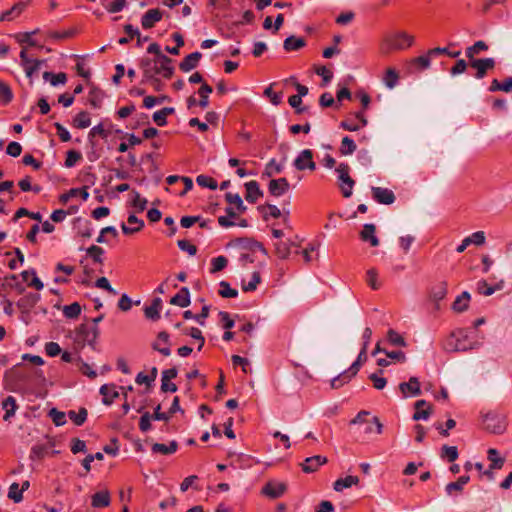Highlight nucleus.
I'll list each match as a JSON object with an SVG mask.
<instances>
[{
  "mask_svg": "<svg viewBox=\"0 0 512 512\" xmlns=\"http://www.w3.org/2000/svg\"><path fill=\"white\" fill-rule=\"evenodd\" d=\"M21 364H17L13 370V377L17 389H27L31 387H41L46 383V377L42 369L39 368H23L17 369Z\"/></svg>",
  "mask_w": 512,
  "mask_h": 512,
  "instance_id": "f257e3e1",
  "label": "nucleus"
},
{
  "mask_svg": "<svg viewBox=\"0 0 512 512\" xmlns=\"http://www.w3.org/2000/svg\"><path fill=\"white\" fill-rule=\"evenodd\" d=\"M140 68L143 72V78H146V73H148L154 77L161 75L165 79H170L175 70L172 66V59L166 55H161L160 59L143 58L140 61Z\"/></svg>",
  "mask_w": 512,
  "mask_h": 512,
  "instance_id": "f03ea898",
  "label": "nucleus"
},
{
  "mask_svg": "<svg viewBox=\"0 0 512 512\" xmlns=\"http://www.w3.org/2000/svg\"><path fill=\"white\" fill-rule=\"evenodd\" d=\"M349 171L350 167L347 163H340L336 168L338 180L340 181L339 187L345 198L351 197L355 185V181L350 177Z\"/></svg>",
  "mask_w": 512,
  "mask_h": 512,
  "instance_id": "7ed1b4c3",
  "label": "nucleus"
},
{
  "mask_svg": "<svg viewBox=\"0 0 512 512\" xmlns=\"http://www.w3.org/2000/svg\"><path fill=\"white\" fill-rule=\"evenodd\" d=\"M487 431L493 434H502L506 430V417L504 415L489 412L483 419Z\"/></svg>",
  "mask_w": 512,
  "mask_h": 512,
  "instance_id": "20e7f679",
  "label": "nucleus"
},
{
  "mask_svg": "<svg viewBox=\"0 0 512 512\" xmlns=\"http://www.w3.org/2000/svg\"><path fill=\"white\" fill-rule=\"evenodd\" d=\"M99 336L98 327H89L87 324H81L76 329V340L82 342L84 345L87 343L93 349L95 348L96 340Z\"/></svg>",
  "mask_w": 512,
  "mask_h": 512,
  "instance_id": "39448f33",
  "label": "nucleus"
},
{
  "mask_svg": "<svg viewBox=\"0 0 512 512\" xmlns=\"http://www.w3.org/2000/svg\"><path fill=\"white\" fill-rule=\"evenodd\" d=\"M479 347V342H473L469 344L461 343L459 340H456V338L452 336V333L443 344V348L447 352H466L478 349Z\"/></svg>",
  "mask_w": 512,
  "mask_h": 512,
  "instance_id": "423d86ee",
  "label": "nucleus"
},
{
  "mask_svg": "<svg viewBox=\"0 0 512 512\" xmlns=\"http://www.w3.org/2000/svg\"><path fill=\"white\" fill-rule=\"evenodd\" d=\"M388 49L402 50L412 45L413 37L405 32H397L386 40Z\"/></svg>",
  "mask_w": 512,
  "mask_h": 512,
  "instance_id": "0eeeda50",
  "label": "nucleus"
},
{
  "mask_svg": "<svg viewBox=\"0 0 512 512\" xmlns=\"http://www.w3.org/2000/svg\"><path fill=\"white\" fill-rule=\"evenodd\" d=\"M293 166L299 171H303L305 169L314 171L316 169V164L313 161V152L310 149L302 150L293 161Z\"/></svg>",
  "mask_w": 512,
  "mask_h": 512,
  "instance_id": "6e6552de",
  "label": "nucleus"
},
{
  "mask_svg": "<svg viewBox=\"0 0 512 512\" xmlns=\"http://www.w3.org/2000/svg\"><path fill=\"white\" fill-rule=\"evenodd\" d=\"M432 58L433 57L429 55V50L424 55L412 58L407 64L408 72L414 74L429 69Z\"/></svg>",
  "mask_w": 512,
  "mask_h": 512,
  "instance_id": "1a4fd4ad",
  "label": "nucleus"
},
{
  "mask_svg": "<svg viewBox=\"0 0 512 512\" xmlns=\"http://www.w3.org/2000/svg\"><path fill=\"white\" fill-rule=\"evenodd\" d=\"M399 390L401 391L403 398H407L409 396L416 397L422 393L420 381L415 376L410 377L408 382H401L399 384Z\"/></svg>",
  "mask_w": 512,
  "mask_h": 512,
  "instance_id": "9d476101",
  "label": "nucleus"
},
{
  "mask_svg": "<svg viewBox=\"0 0 512 512\" xmlns=\"http://www.w3.org/2000/svg\"><path fill=\"white\" fill-rule=\"evenodd\" d=\"M371 192L373 199L379 204L390 205L395 202V194L388 188L372 186Z\"/></svg>",
  "mask_w": 512,
  "mask_h": 512,
  "instance_id": "9b49d317",
  "label": "nucleus"
},
{
  "mask_svg": "<svg viewBox=\"0 0 512 512\" xmlns=\"http://www.w3.org/2000/svg\"><path fill=\"white\" fill-rule=\"evenodd\" d=\"M170 336L166 331H161L157 335V340L151 344L153 350L161 353L164 356L171 354Z\"/></svg>",
  "mask_w": 512,
  "mask_h": 512,
  "instance_id": "f8f14e48",
  "label": "nucleus"
},
{
  "mask_svg": "<svg viewBox=\"0 0 512 512\" xmlns=\"http://www.w3.org/2000/svg\"><path fill=\"white\" fill-rule=\"evenodd\" d=\"M289 188V182L285 177L272 179L268 184L269 193L275 197L284 195L289 190Z\"/></svg>",
  "mask_w": 512,
  "mask_h": 512,
  "instance_id": "ddd939ff",
  "label": "nucleus"
},
{
  "mask_svg": "<svg viewBox=\"0 0 512 512\" xmlns=\"http://www.w3.org/2000/svg\"><path fill=\"white\" fill-rule=\"evenodd\" d=\"M327 458L322 455H314L307 457L303 463H301L302 471L305 473H313L317 469L327 463Z\"/></svg>",
  "mask_w": 512,
  "mask_h": 512,
  "instance_id": "4468645a",
  "label": "nucleus"
},
{
  "mask_svg": "<svg viewBox=\"0 0 512 512\" xmlns=\"http://www.w3.org/2000/svg\"><path fill=\"white\" fill-rule=\"evenodd\" d=\"M246 188L245 199L249 203H256L259 198L263 196V191L260 189L259 183L251 180L244 184Z\"/></svg>",
  "mask_w": 512,
  "mask_h": 512,
  "instance_id": "2eb2a0df",
  "label": "nucleus"
},
{
  "mask_svg": "<svg viewBox=\"0 0 512 512\" xmlns=\"http://www.w3.org/2000/svg\"><path fill=\"white\" fill-rule=\"evenodd\" d=\"M163 13L155 8L148 10L141 18V25L144 29H150L162 19Z\"/></svg>",
  "mask_w": 512,
  "mask_h": 512,
  "instance_id": "dca6fc26",
  "label": "nucleus"
},
{
  "mask_svg": "<svg viewBox=\"0 0 512 512\" xmlns=\"http://www.w3.org/2000/svg\"><path fill=\"white\" fill-rule=\"evenodd\" d=\"M163 303L160 297H155L152 300L151 305L144 307L145 317L151 321H158L160 319V311Z\"/></svg>",
  "mask_w": 512,
  "mask_h": 512,
  "instance_id": "f3484780",
  "label": "nucleus"
},
{
  "mask_svg": "<svg viewBox=\"0 0 512 512\" xmlns=\"http://www.w3.org/2000/svg\"><path fill=\"white\" fill-rule=\"evenodd\" d=\"M40 298V294L30 292L21 297L16 304L22 312H29L38 303Z\"/></svg>",
  "mask_w": 512,
  "mask_h": 512,
  "instance_id": "a211bd4d",
  "label": "nucleus"
},
{
  "mask_svg": "<svg viewBox=\"0 0 512 512\" xmlns=\"http://www.w3.org/2000/svg\"><path fill=\"white\" fill-rule=\"evenodd\" d=\"M286 490L284 483L268 482L263 488L262 493L269 498L276 499L283 495Z\"/></svg>",
  "mask_w": 512,
  "mask_h": 512,
  "instance_id": "6ab92c4d",
  "label": "nucleus"
},
{
  "mask_svg": "<svg viewBox=\"0 0 512 512\" xmlns=\"http://www.w3.org/2000/svg\"><path fill=\"white\" fill-rule=\"evenodd\" d=\"M110 502L111 497L108 490L98 491L91 497V506L95 509L107 507Z\"/></svg>",
  "mask_w": 512,
  "mask_h": 512,
  "instance_id": "aec40b11",
  "label": "nucleus"
},
{
  "mask_svg": "<svg viewBox=\"0 0 512 512\" xmlns=\"http://www.w3.org/2000/svg\"><path fill=\"white\" fill-rule=\"evenodd\" d=\"M375 231L376 226L372 223H367L360 232V238L365 242H369L371 246L376 247L379 245V239L375 235Z\"/></svg>",
  "mask_w": 512,
  "mask_h": 512,
  "instance_id": "412c9836",
  "label": "nucleus"
},
{
  "mask_svg": "<svg viewBox=\"0 0 512 512\" xmlns=\"http://www.w3.org/2000/svg\"><path fill=\"white\" fill-rule=\"evenodd\" d=\"M202 54L198 51L187 55L179 64V68L183 72H189L198 66Z\"/></svg>",
  "mask_w": 512,
  "mask_h": 512,
  "instance_id": "4be33fe9",
  "label": "nucleus"
},
{
  "mask_svg": "<svg viewBox=\"0 0 512 512\" xmlns=\"http://www.w3.org/2000/svg\"><path fill=\"white\" fill-rule=\"evenodd\" d=\"M170 303L181 308L188 307L191 303L188 287H182L179 292L170 299Z\"/></svg>",
  "mask_w": 512,
  "mask_h": 512,
  "instance_id": "5701e85b",
  "label": "nucleus"
},
{
  "mask_svg": "<svg viewBox=\"0 0 512 512\" xmlns=\"http://www.w3.org/2000/svg\"><path fill=\"white\" fill-rule=\"evenodd\" d=\"M100 394L103 396L102 403L104 405H111L113 400L119 396L118 391L116 390V386L111 384H104L100 387Z\"/></svg>",
  "mask_w": 512,
  "mask_h": 512,
  "instance_id": "b1692460",
  "label": "nucleus"
},
{
  "mask_svg": "<svg viewBox=\"0 0 512 512\" xmlns=\"http://www.w3.org/2000/svg\"><path fill=\"white\" fill-rule=\"evenodd\" d=\"M471 295L468 291H463L459 296L456 297L452 304V309L455 312L461 313L468 309Z\"/></svg>",
  "mask_w": 512,
  "mask_h": 512,
  "instance_id": "393cba45",
  "label": "nucleus"
},
{
  "mask_svg": "<svg viewBox=\"0 0 512 512\" xmlns=\"http://www.w3.org/2000/svg\"><path fill=\"white\" fill-rule=\"evenodd\" d=\"M27 6V2H18L14 4L9 10L0 13V22L11 21L15 15L21 14Z\"/></svg>",
  "mask_w": 512,
  "mask_h": 512,
  "instance_id": "a878e982",
  "label": "nucleus"
},
{
  "mask_svg": "<svg viewBox=\"0 0 512 512\" xmlns=\"http://www.w3.org/2000/svg\"><path fill=\"white\" fill-rule=\"evenodd\" d=\"M306 45V41L302 37L291 35L284 40L283 48L285 51H297Z\"/></svg>",
  "mask_w": 512,
  "mask_h": 512,
  "instance_id": "bb28decb",
  "label": "nucleus"
},
{
  "mask_svg": "<svg viewBox=\"0 0 512 512\" xmlns=\"http://www.w3.org/2000/svg\"><path fill=\"white\" fill-rule=\"evenodd\" d=\"M2 408L5 410V414L3 416L4 421H9L15 415L18 408L16 399L13 396H8L3 400Z\"/></svg>",
  "mask_w": 512,
  "mask_h": 512,
  "instance_id": "cd10ccee",
  "label": "nucleus"
},
{
  "mask_svg": "<svg viewBox=\"0 0 512 512\" xmlns=\"http://www.w3.org/2000/svg\"><path fill=\"white\" fill-rule=\"evenodd\" d=\"M178 443L175 440H172L168 445L162 443H154L151 447V451L153 453H160L164 455H170L177 451Z\"/></svg>",
  "mask_w": 512,
  "mask_h": 512,
  "instance_id": "c85d7f7f",
  "label": "nucleus"
},
{
  "mask_svg": "<svg viewBox=\"0 0 512 512\" xmlns=\"http://www.w3.org/2000/svg\"><path fill=\"white\" fill-rule=\"evenodd\" d=\"M239 244L244 248L250 251H260L264 255H267L268 252L266 248L263 246L261 242H258L252 238H240L238 239Z\"/></svg>",
  "mask_w": 512,
  "mask_h": 512,
  "instance_id": "c756f323",
  "label": "nucleus"
},
{
  "mask_svg": "<svg viewBox=\"0 0 512 512\" xmlns=\"http://www.w3.org/2000/svg\"><path fill=\"white\" fill-rule=\"evenodd\" d=\"M470 477L468 475L460 476L457 481L450 482L446 485L445 491L447 495H452L453 492H462L464 486L469 482Z\"/></svg>",
  "mask_w": 512,
  "mask_h": 512,
  "instance_id": "7c9ffc66",
  "label": "nucleus"
},
{
  "mask_svg": "<svg viewBox=\"0 0 512 512\" xmlns=\"http://www.w3.org/2000/svg\"><path fill=\"white\" fill-rule=\"evenodd\" d=\"M358 482H359V478L357 476L349 475V476H346L345 478L337 479L333 484V488L335 491L341 492L345 488H349L353 485L358 484Z\"/></svg>",
  "mask_w": 512,
  "mask_h": 512,
  "instance_id": "2f4dec72",
  "label": "nucleus"
},
{
  "mask_svg": "<svg viewBox=\"0 0 512 512\" xmlns=\"http://www.w3.org/2000/svg\"><path fill=\"white\" fill-rule=\"evenodd\" d=\"M72 124L75 128L85 129L91 125L90 115L87 111L79 112L72 121Z\"/></svg>",
  "mask_w": 512,
  "mask_h": 512,
  "instance_id": "473e14b6",
  "label": "nucleus"
},
{
  "mask_svg": "<svg viewBox=\"0 0 512 512\" xmlns=\"http://www.w3.org/2000/svg\"><path fill=\"white\" fill-rule=\"evenodd\" d=\"M488 49V45L482 41L479 40L475 42L472 46H469L465 50V56L471 61L475 58V55L479 54L481 51H486Z\"/></svg>",
  "mask_w": 512,
  "mask_h": 512,
  "instance_id": "72a5a7b5",
  "label": "nucleus"
},
{
  "mask_svg": "<svg viewBox=\"0 0 512 512\" xmlns=\"http://www.w3.org/2000/svg\"><path fill=\"white\" fill-rule=\"evenodd\" d=\"M76 222L78 223V234L81 237L90 238L93 235L92 223L89 220H82L81 218H77Z\"/></svg>",
  "mask_w": 512,
  "mask_h": 512,
  "instance_id": "f704fd0d",
  "label": "nucleus"
},
{
  "mask_svg": "<svg viewBox=\"0 0 512 512\" xmlns=\"http://www.w3.org/2000/svg\"><path fill=\"white\" fill-rule=\"evenodd\" d=\"M356 144L352 138L349 136H345L342 138L341 146H340V153L343 156L352 155L356 151Z\"/></svg>",
  "mask_w": 512,
  "mask_h": 512,
  "instance_id": "c9c22d12",
  "label": "nucleus"
},
{
  "mask_svg": "<svg viewBox=\"0 0 512 512\" xmlns=\"http://www.w3.org/2000/svg\"><path fill=\"white\" fill-rule=\"evenodd\" d=\"M284 170L283 161L281 163H277L274 158H272L265 166V170L263 172V176L271 177L274 174H279Z\"/></svg>",
  "mask_w": 512,
  "mask_h": 512,
  "instance_id": "e433bc0d",
  "label": "nucleus"
},
{
  "mask_svg": "<svg viewBox=\"0 0 512 512\" xmlns=\"http://www.w3.org/2000/svg\"><path fill=\"white\" fill-rule=\"evenodd\" d=\"M138 413H142V416L139 420V429L142 432H148L152 428L151 420H153L152 415L148 411L143 412V407L137 409Z\"/></svg>",
  "mask_w": 512,
  "mask_h": 512,
  "instance_id": "4c0bfd02",
  "label": "nucleus"
},
{
  "mask_svg": "<svg viewBox=\"0 0 512 512\" xmlns=\"http://www.w3.org/2000/svg\"><path fill=\"white\" fill-rule=\"evenodd\" d=\"M103 98L104 93L100 89L92 88L89 92L88 101L93 108L99 109L102 106Z\"/></svg>",
  "mask_w": 512,
  "mask_h": 512,
  "instance_id": "58836bf2",
  "label": "nucleus"
},
{
  "mask_svg": "<svg viewBox=\"0 0 512 512\" xmlns=\"http://www.w3.org/2000/svg\"><path fill=\"white\" fill-rule=\"evenodd\" d=\"M488 459L491 462L490 469H501L505 462V459L500 457L499 452L494 448L488 450Z\"/></svg>",
  "mask_w": 512,
  "mask_h": 512,
  "instance_id": "ea45409f",
  "label": "nucleus"
},
{
  "mask_svg": "<svg viewBox=\"0 0 512 512\" xmlns=\"http://www.w3.org/2000/svg\"><path fill=\"white\" fill-rule=\"evenodd\" d=\"M213 89L207 83H203L202 86L198 90V94L200 95V100L198 101V105L201 108H206L209 105V94L212 93Z\"/></svg>",
  "mask_w": 512,
  "mask_h": 512,
  "instance_id": "a19ab883",
  "label": "nucleus"
},
{
  "mask_svg": "<svg viewBox=\"0 0 512 512\" xmlns=\"http://www.w3.org/2000/svg\"><path fill=\"white\" fill-rule=\"evenodd\" d=\"M225 200L229 204H234L236 206V209L240 213H244L247 210V207L244 205L242 198L237 193L236 194H233L231 192L226 193L225 194Z\"/></svg>",
  "mask_w": 512,
  "mask_h": 512,
  "instance_id": "79ce46f5",
  "label": "nucleus"
},
{
  "mask_svg": "<svg viewBox=\"0 0 512 512\" xmlns=\"http://www.w3.org/2000/svg\"><path fill=\"white\" fill-rule=\"evenodd\" d=\"M87 409L86 408H80L78 412H75L73 410H70L68 412V417L74 422L75 425L81 426L84 424V422L87 419Z\"/></svg>",
  "mask_w": 512,
  "mask_h": 512,
  "instance_id": "37998d69",
  "label": "nucleus"
},
{
  "mask_svg": "<svg viewBox=\"0 0 512 512\" xmlns=\"http://www.w3.org/2000/svg\"><path fill=\"white\" fill-rule=\"evenodd\" d=\"M459 456L458 449L456 446L443 445L441 448L440 457L447 459L449 462H454Z\"/></svg>",
  "mask_w": 512,
  "mask_h": 512,
  "instance_id": "c03bdc74",
  "label": "nucleus"
},
{
  "mask_svg": "<svg viewBox=\"0 0 512 512\" xmlns=\"http://www.w3.org/2000/svg\"><path fill=\"white\" fill-rule=\"evenodd\" d=\"M63 315L68 319H76L81 313V306L78 302L63 307Z\"/></svg>",
  "mask_w": 512,
  "mask_h": 512,
  "instance_id": "a18cd8bd",
  "label": "nucleus"
},
{
  "mask_svg": "<svg viewBox=\"0 0 512 512\" xmlns=\"http://www.w3.org/2000/svg\"><path fill=\"white\" fill-rule=\"evenodd\" d=\"M274 85H275V83H272L268 87H266L264 90V95L270 99V102L274 106H278L282 103L283 93L282 92H279V93L274 92L273 91Z\"/></svg>",
  "mask_w": 512,
  "mask_h": 512,
  "instance_id": "49530a36",
  "label": "nucleus"
},
{
  "mask_svg": "<svg viewBox=\"0 0 512 512\" xmlns=\"http://www.w3.org/2000/svg\"><path fill=\"white\" fill-rule=\"evenodd\" d=\"M387 340L393 346H398V347H406L407 346L406 340L393 329L388 330Z\"/></svg>",
  "mask_w": 512,
  "mask_h": 512,
  "instance_id": "de8ad7c7",
  "label": "nucleus"
},
{
  "mask_svg": "<svg viewBox=\"0 0 512 512\" xmlns=\"http://www.w3.org/2000/svg\"><path fill=\"white\" fill-rule=\"evenodd\" d=\"M104 252V249L97 245H92L86 249L87 255L90 256L95 263L99 264L103 263L102 255Z\"/></svg>",
  "mask_w": 512,
  "mask_h": 512,
  "instance_id": "09e8293b",
  "label": "nucleus"
},
{
  "mask_svg": "<svg viewBox=\"0 0 512 512\" xmlns=\"http://www.w3.org/2000/svg\"><path fill=\"white\" fill-rule=\"evenodd\" d=\"M447 294V283L445 281L440 282L438 285L433 287L431 291V297L434 301H440L444 299Z\"/></svg>",
  "mask_w": 512,
  "mask_h": 512,
  "instance_id": "8fccbe9b",
  "label": "nucleus"
},
{
  "mask_svg": "<svg viewBox=\"0 0 512 512\" xmlns=\"http://www.w3.org/2000/svg\"><path fill=\"white\" fill-rule=\"evenodd\" d=\"M141 82L149 83L153 87L154 91H156V92L162 91L165 87L164 82L160 78H158V76L154 77V76H152V74H148V73H146V78H142Z\"/></svg>",
  "mask_w": 512,
  "mask_h": 512,
  "instance_id": "3c124183",
  "label": "nucleus"
},
{
  "mask_svg": "<svg viewBox=\"0 0 512 512\" xmlns=\"http://www.w3.org/2000/svg\"><path fill=\"white\" fill-rule=\"evenodd\" d=\"M196 183L199 186L209 188L210 190H216L218 187L217 181L206 175H198L196 177Z\"/></svg>",
  "mask_w": 512,
  "mask_h": 512,
  "instance_id": "603ef678",
  "label": "nucleus"
},
{
  "mask_svg": "<svg viewBox=\"0 0 512 512\" xmlns=\"http://www.w3.org/2000/svg\"><path fill=\"white\" fill-rule=\"evenodd\" d=\"M470 66L476 70L474 77L476 79H483L487 74V69L480 58L470 61Z\"/></svg>",
  "mask_w": 512,
  "mask_h": 512,
  "instance_id": "864d4df0",
  "label": "nucleus"
},
{
  "mask_svg": "<svg viewBox=\"0 0 512 512\" xmlns=\"http://www.w3.org/2000/svg\"><path fill=\"white\" fill-rule=\"evenodd\" d=\"M398 79H399V76H398V73L396 72V70L393 68H389L386 71V75L384 77V83L387 88L393 89L397 85Z\"/></svg>",
  "mask_w": 512,
  "mask_h": 512,
  "instance_id": "5fc2aeb1",
  "label": "nucleus"
},
{
  "mask_svg": "<svg viewBox=\"0 0 512 512\" xmlns=\"http://www.w3.org/2000/svg\"><path fill=\"white\" fill-rule=\"evenodd\" d=\"M48 416L52 419L56 426H62L66 423V414L56 408L50 409Z\"/></svg>",
  "mask_w": 512,
  "mask_h": 512,
  "instance_id": "6e6d98bb",
  "label": "nucleus"
},
{
  "mask_svg": "<svg viewBox=\"0 0 512 512\" xmlns=\"http://www.w3.org/2000/svg\"><path fill=\"white\" fill-rule=\"evenodd\" d=\"M221 290L219 291L220 296L223 298H235L238 296V291L230 287V284L224 280L219 283Z\"/></svg>",
  "mask_w": 512,
  "mask_h": 512,
  "instance_id": "4d7b16f0",
  "label": "nucleus"
},
{
  "mask_svg": "<svg viewBox=\"0 0 512 512\" xmlns=\"http://www.w3.org/2000/svg\"><path fill=\"white\" fill-rule=\"evenodd\" d=\"M261 282V276L260 273L255 271L252 273L251 280L245 284H242V290L244 292H252L255 291L257 288V285Z\"/></svg>",
  "mask_w": 512,
  "mask_h": 512,
  "instance_id": "13d9d810",
  "label": "nucleus"
},
{
  "mask_svg": "<svg viewBox=\"0 0 512 512\" xmlns=\"http://www.w3.org/2000/svg\"><path fill=\"white\" fill-rule=\"evenodd\" d=\"M82 158V154L79 151L76 150H69L66 153V159H65V167L72 168L76 165V163Z\"/></svg>",
  "mask_w": 512,
  "mask_h": 512,
  "instance_id": "bf43d9fd",
  "label": "nucleus"
},
{
  "mask_svg": "<svg viewBox=\"0 0 512 512\" xmlns=\"http://www.w3.org/2000/svg\"><path fill=\"white\" fill-rule=\"evenodd\" d=\"M13 99L11 88L4 82L0 81V100L3 104H8Z\"/></svg>",
  "mask_w": 512,
  "mask_h": 512,
  "instance_id": "052dcab7",
  "label": "nucleus"
},
{
  "mask_svg": "<svg viewBox=\"0 0 512 512\" xmlns=\"http://www.w3.org/2000/svg\"><path fill=\"white\" fill-rule=\"evenodd\" d=\"M126 5L125 0H112L108 1L107 3L103 2V6L106 8V10L110 13H117L123 10V8Z\"/></svg>",
  "mask_w": 512,
  "mask_h": 512,
  "instance_id": "680f3d73",
  "label": "nucleus"
},
{
  "mask_svg": "<svg viewBox=\"0 0 512 512\" xmlns=\"http://www.w3.org/2000/svg\"><path fill=\"white\" fill-rule=\"evenodd\" d=\"M183 332L184 334L189 335L192 338H195V340L200 341V344L197 349L198 351H201L205 343V338L203 337L201 330L196 327H191L189 329H185Z\"/></svg>",
  "mask_w": 512,
  "mask_h": 512,
  "instance_id": "e2e57ef3",
  "label": "nucleus"
},
{
  "mask_svg": "<svg viewBox=\"0 0 512 512\" xmlns=\"http://www.w3.org/2000/svg\"><path fill=\"white\" fill-rule=\"evenodd\" d=\"M77 367L81 371L82 374L86 375L87 377L94 379L97 376V373L95 370H93L90 365L86 362H84L80 357L77 358Z\"/></svg>",
  "mask_w": 512,
  "mask_h": 512,
  "instance_id": "0e129e2a",
  "label": "nucleus"
},
{
  "mask_svg": "<svg viewBox=\"0 0 512 512\" xmlns=\"http://www.w3.org/2000/svg\"><path fill=\"white\" fill-rule=\"evenodd\" d=\"M211 264H212V267H211L210 272L216 273V272L223 270L227 266L228 259L225 256L220 255L218 257L213 258L211 261Z\"/></svg>",
  "mask_w": 512,
  "mask_h": 512,
  "instance_id": "69168bd1",
  "label": "nucleus"
},
{
  "mask_svg": "<svg viewBox=\"0 0 512 512\" xmlns=\"http://www.w3.org/2000/svg\"><path fill=\"white\" fill-rule=\"evenodd\" d=\"M379 374H383L382 369L378 370L376 373H372L369 376V379L373 382V386L376 389L382 390L386 386L387 380L384 377L379 376Z\"/></svg>",
  "mask_w": 512,
  "mask_h": 512,
  "instance_id": "338daca9",
  "label": "nucleus"
},
{
  "mask_svg": "<svg viewBox=\"0 0 512 512\" xmlns=\"http://www.w3.org/2000/svg\"><path fill=\"white\" fill-rule=\"evenodd\" d=\"M8 498L13 500L15 503H19L23 500L18 483H12L8 490Z\"/></svg>",
  "mask_w": 512,
  "mask_h": 512,
  "instance_id": "774afa93",
  "label": "nucleus"
}]
</instances>
